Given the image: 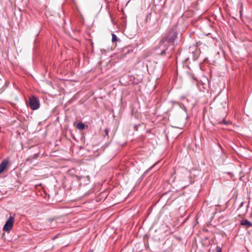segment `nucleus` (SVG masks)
Instances as JSON below:
<instances>
[{"instance_id":"obj_5","label":"nucleus","mask_w":252,"mask_h":252,"mask_svg":"<svg viewBox=\"0 0 252 252\" xmlns=\"http://www.w3.org/2000/svg\"><path fill=\"white\" fill-rule=\"evenodd\" d=\"M241 224L245 226L246 228L252 227V223L247 220H241Z\"/></svg>"},{"instance_id":"obj_4","label":"nucleus","mask_w":252,"mask_h":252,"mask_svg":"<svg viewBox=\"0 0 252 252\" xmlns=\"http://www.w3.org/2000/svg\"><path fill=\"white\" fill-rule=\"evenodd\" d=\"M9 160L8 159H3L0 163V174L1 173L8 165Z\"/></svg>"},{"instance_id":"obj_1","label":"nucleus","mask_w":252,"mask_h":252,"mask_svg":"<svg viewBox=\"0 0 252 252\" xmlns=\"http://www.w3.org/2000/svg\"><path fill=\"white\" fill-rule=\"evenodd\" d=\"M177 35V32L174 30H171L167 34L165 38L160 40L159 45V48L161 50L160 55H163L165 54L168 46L169 45L174 44Z\"/></svg>"},{"instance_id":"obj_6","label":"nucleus","mask_w":252,"mask_h":252,"mask_svg":"<svg viewBox=\"0 0 252 252\" xmlns=\"http://www.w3.org/2000/svg\"><path fill=\"white\" fill-rule=\"evenodd\" d=\"M85 125L82 123H78L77 125V128L79 129L82 130L85 128Z\"/></svg>"},{"instance_id":"obj_8","label":"nucleus","mask_w":252,"mask_h":252,"mask_svg":"<svg viewBox=\"0 0 252 252\" xmlns=\"http://www.w3.org/2000/svg\"><path fill=\"white\" fill-rule=\"evenodd\" d=\"M216 252H221V249L220 247L217 246L216 248Z\"/></svg>"},{"instance_id":"obj_7","label":"nucleus","mask_w":252,"mask_h":252,"mask_svg":"<svg viewBox=\"0 0 252 252\" xmlns=\"http://www.w3.org/2000/svg\"><path fill=\"white\" fill-rule=\"evenodd\" d=\"M112 41L113 42L117 41L118 39L117 36L114 33H112Z\"/></svg>"},{"instance_id":"obj_3","label":"nucleus","mask_w":252,"mask_h":252,"mask_svg":"<svg viewBox=\"0 0 252 252\" xmlns=\"http://www.w3.org/2000/svg\"><path fill=\"white\" fill-rule=\"evenodd\" d=\"M14 221V218L12 216H10L3 226V230L6 232H9L12 228Z\"/></svg>"},{"instance_id":"obj_2","label":"nucleus","mask_w":252,"mask_h":252,"mask_svg":"<svg viewBox=\"0 0 252 252\" xmlns=\"http://www.w3.org/2000/svg\"><path fill=\"white\" fill-rule=\"evenodd\" d=\"M29 106L32 110L37 109L40 106L38 99L34 96L30 97L29 100Z\"/></svg>"}]
</instances>
